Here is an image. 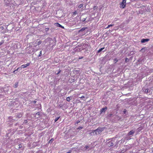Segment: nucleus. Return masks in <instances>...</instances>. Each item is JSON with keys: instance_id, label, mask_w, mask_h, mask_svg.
Wrapping results in <instances>:
<instances>
[{"instance_id": "nucleus-26", "label": "nucleus", "mask_w": 153, "mask_h": 153, "mask_svg": "<svg viewBox=\"0 0 153 153\" xmlns=\"http://www.w3.org/2000/svg\"><path fill=\"white\" fill-rule=\"evenodd\" d=\"M129 61V59L127 58H126L125 59V62H127Z\"/></svg>"}, {"instance_id": "nucleus-21", "label": "nucleus", "mask_w": 153, "mask_h": 153, "mask_svg": "<svg viewBox=\"0 0 153 153\" xmlns=\"http://www.w3.org/2000/svg\"><path fill=\"white\" fill-rule=\"evenodd\" d=\"M4 43V41L2 40L0 42V46L1 45Z\"/></svg>"}, {"instance_id": "nucleus-11", "label": "nucleus", "mask_w": 153, "mask_h": 153, "mask_svg": "<svg viewBox=\"0 0 153 153\" xmlns=\"http://www.w3.org/2000/svg\"><path fill=\"white\" fill-rule=\"evenodd\" d=\"M22 114H18L16 115V119H17L18 120V119H17V118H20L21 117H22Z\"/></svg>"}, {"instance_id": "nucleus-4", "label": "nucleus", "mask_w": 153, "mask_h": 153, "mask_svg": "<svg viewBox=\"0 0 153 153\" xmlns=\"http://www.w3.org/2000/svg\"><path fill=\"white\" fill-rule=\"evenodd\" d=\"M135 133V131L134 130H131L128 133L127 135L130 137H131L133 136V135Z\"/></svg>"}, {"instance_id": "nucleus-17", "label": "nucleus", "mask_w": 153, "mask_h": 153, "mask_svg": "<svg viewBox=\"0 0 153 153\" xmlns=\"http://www.w3.org/2000/svg\"><path fill=\"white\" fill-rule=\"evenodd\" d=\"M68 97L66 98V100L68 101H70L71 99H70V97Z\"/></svg>"}, {"instance_id": "nucleus-30", "label": "nucleus", "mask_w": 153, "mask_h": 153, "mask_svg": "<svg viewBox=\"0 0 153 153\" xmlns=\"http://www.w3.org/2000/svg\"><path fill=\"white\" fill-rule=\"evenodd\" d=\"M138 62H142L144 61V60L143 59L141 60L140 59H139L138 60Z\"/></svg>"}, {"instance_id": "nucleus-38", "label": "nucleus", "mask_w": 153, "mask_h": 153, "mask_svg": "<svg viewBox=\"0 0 153 153\" xmlns=\"http://www.w3.org/2000/svg\"><path fill=\"white\" fill-rule=\"evenodd\" d=\"M126 109H124V111H123V112H124V113L125 114L126 113Z\"/></svg>"}, {"instance_id": "nucleus-48", "label": "nucleus", "mask_w": 153, "mask_h": 153, "mask_svg": "<svg viewBox=\"0 0 153 153\" xmlns=\"http://www.w3.org/2000/svg\"><path fill=\"white\" fill-rule=\"evenodd\" d=\"M82 58H83V57H82L80 58H79V59H82Z\"/></svg>"}, {"instance_id": "nucleus-29", "label": "nucleus", "mask_w": 153, "mask_h": 153, "mask_svg": "<svg viewBox=\"0 0 153 153\" xmlns=\"http://www.w3.org/2000/svg\"><path fill=\"white\" fill-rule=\"evenodd\" d=\"M118 60L117 59H114V61L115 62V63H116L118 61Z\"/></svg>"}, {"instance_id": "nucleus-25", "label": "nucleus", "mask_w": 153, "mask_h": 153, "mask_svg": "<svg viewBox=\"0 0 153 153\" xmlns=\"http://www.w3.org/2000/svg\"><path fill=\"white\" fill-rule=\"evenodd\" d=\"M82 128H83V127H82L79 126V127H78L77 128V129L80 130V129H82Z\"/></svg>"}, {"instance_id": "nucleus-15", "label": "nucleus", "mask_w": 153, "mask_h": 153, "mask_svg": "<svg viewBox=\"0 0 153 153\" xmlns=\"http://www.w3.org/2000/svg\"><path fill=\"white\" fill-rule=\"evenodd\" d=\"M105 48V47L102 48L100 49L98 51H97V53H100V52H101L102 51L103 49H104Z\"/></svg>"}, {"instance_id": "nucleus-3", "label": "nucleus", "mask_w": 153, "mask_h": 153, "mask_svg": "<svg viewBox=\"0 0 153 153\" xmlns=\"http://www.w3.org/2000/svg\"><path fill=\"white\" fill-rule=\"evenodd\" d=\"M120 7L121 8H123L126 5V0H123L122 2L120 4Z\"/></svg>"}, {"instance_id": "nucleus-41", "label": "nucleus", "mask_w": 153, "mask_h": 153, "mask_svg": "<svg viewBox=\"0 0 153 153\" xmlns=\"http://www.w3.org/2000/svg\"><path fill=\"white\" fill-rule=\"evenodd\" d=\"M19 125V123H16V124H15V125L16 126L17 125Z\"/></svg>"}, {"instance_id": "nucleus-8", "label": "nucleus", "mask_w": 153, "mask_h": 153, "mask_svg": "<svg viewBox=\"0 0 153 153\" xmlns=\"http://www.w3.org/2000/svg\"><path fill=\"white\" fill-rule=\"evenodd\" d=\"M149 40V39H141V42L142 43H144L146 42H147Z\"/></svg>"}, {"instance_id": "nucleus-51", "label": "nucleus", "mask_w": 153, "mask_h": 153, "mask_svg": "<svg viewBox=\"0 0 153 153\" xmlns=\"http://www.w3.org/2000/svg\"><path fill=\"white\" fill-rule=\"evenodd\" d=\"M120 118H121L120 117L119 119H120Z\"/></svg>"}, {"instance_id": "nucleus-23", "label": "nucleus", "mask_w": 153, "mask_h": 153, "mask_svg": "<svg viewBox=\"0 0 153 153\" xmlns=\"http://www.w3.org/2000/svg\"><path fill=\"white\" fill-rule=\"evenodd\" d=\"M4 29V27H0V30L2 31Z\"/></svg>"}, {"instance_id": "nucleus-13", "label": "nucleus", "mask_w": 153, "mask_h": 153, "mask_svg": "<svg viewBox=\"0 0 153 153\" xmlns=\"http://www.w3.org/2000/svg\"><path fill=\"white\" fill-rule=\"evenodd\" d=\"M87 28V27H83L81 28L80 30H79L78 31V32H80L83 31L84 30H85Z\"/></svg>"}, {"instance_id": "nucleus-44", "label": "nucleus", "mask_w": 153, "mask_h": 153, "mask_svg": "<svg viewBox=\"0 0 153 153\" xmlns=\"http://www.w3.org/2000/svg\"><path fill=\"white\" fill-rule=\"evenodd\" d=\"M1 32L3 33H4L5 32V31H2Z\"/></svg>"}, {"instance_id": "nucleus-31", "label": "nucleus", "mask_w": 153, "mask_h": 153, "mask_svg": "<svg viewBox=\"0 0 153 153\" xmlns=\"http://www.w3.org/2000/svg\"><path fill=\"white\" fill-rule=\"evenodd\" d=\"M49 30V28H46L45 29V30L46 31H48Z\"/></svg>"}, {"instance_id": "nucleus-7", "label": "nucleus", "mask_w": 153, "mask_h": 153, "mask_svg": "<svg viewBox=\"0 0 153 153\" xmlns=\"http://www.w3.org/2000/svg\"><path fill=\"white\" fill-rule=\"evenodd\" d=\"M143 91H144V92L148 94H150V91H151V90L149 89H145V91H144V88H143Z\"/></svg>"}, {"instance_id": "nucleus-50", "label": "nucleus", "mask_w": 153, "mask_h": 153, "mask_svg": "<svg viewBox=\"0 0 153 153\" xmlns=\"http://www.w3.org/2000/svg\"><path fill=\"white\" fill-rule=\"evenodd\" d=\"M74 14H76L75 12L74 13Z\"/></svg>"}, {"instance_id": "nucleus-16", "label": "nucleus", "mask_w": 153, "mask_h": 153, "mask_svg": "<svg viewBox=\"0 0 153 153\" xmlns=\"http://www.w3.org/2000/svg\"><path fill=\"white\" fill-rule=\"evenodd\" d=\"M53 140H54L53 139V138H52L49 141L48 143H51L53 142Z\"/></svg>"}, {"instance_id": "nucleus-9", "label": "nucleus", "mask_w": 153, "mask_h": 153, "mask_svg": "<svg viewBox=\"0 0 153 153\" xmlns=\"http://www.w3.org/2000/svg\"><path fill=\"white\" fill-rule=\"evenodd\" d=\"M30 65V63H27L25 65H22L21 67L22 68H24L27 67V66H29Z\"/></svg>"}, {"instance_id": "nucleus-18", "label": "nucleus", "mask_w": 153, "mask_h": 153, "mask_svg": "<svg viewBox=\"0 0 153 153\" xmlns=\"http://www.w3.org/2000/svg\"><path fill=\"white\" fill-rule=\"evenodd\" d=\"M89 146H88L86 145L85 146V147L84 148V150H86L88 148H89Z\"/></svg>"}, {"instance_id": "nucleus-6", "label": "nucleus", "mask_w": 153, "mask_h": 153, "mask_svg": "<svg viewBox=\"0 0 153 153\" xmlns=\"http://www.w3.org/2000/svg\"><path fill=\"white\" fill-rule=\"evenodd\" d=\"M41 112H37L36 114V115L35 116V117L37 118L40 117L41 116Z\"/></svg>"}, {"instance_id": "nucleus-5", "label": "nucleus", "mask_w": 153, "mask_h": 153, "mask_svg": "<svg viewBox=\"0 0 153 153\" xmlns=\"http://www.w3.org/2000/svg\"><path fill=\"white\" fill-rule=\"evenodd\" d=\"M107 107H105L104 108H102L100 110V114H101L102 112H105L107 110Z\"/></svg>"}, {"instance_id": "nucleus-1", "label": "nucleus", "mask_w": 153, "mask_h": 153, "mask_svg": "<svg viewBox=\"0 0 153 153\" xmlns=\"http://www.w3.org/2000/svg\"><path fill=\"white\" fill-rule=\"evenodd\" d=\"M108 141V142H107V144L108 146L110 147L114 146V145H115V147L117 146V145L118 144L119 141H116L115 142V138H113L109 139Z\"/></svg>"}, {"instance_id": "nucleus-12", "label": "nucleus", "mask_w": 153, "mask_h": 153, "mask_svg": "<svg viewBox=\"0 0 153 153\" xmlns=\"http://www.w3.org/2000/svg\"><path fill=\"white\" fill-rule=\"evenodd\" d=\"M9 119L12 122H13L14 120H18L16 119V118L14 119H12V117H9Z\"/></svg>"}, {"instance_id": "nucleus-32", "label": "nucleus", "mask_w": 153, "mask_h": 153, "mask_svg": "<svg viewBox=\"0 0 153 153\" xmlns=\"http://www.w3.org/2000/svg\"><path fill=\"white\" fill-rule=\"evenodd\" d=\"M86 18H83L82 19V22H84L85 21V20H86Z\"/></svg>"}, {"instance_id": "nucleus-45", "label": "nucleus", "mask_w": 153, "mask_h": 153, "mask_svg": "<svg viewBox=\"0 0 153 153\" xmlns=\"http://www.w3.org/2000/svg\"><path fill=\"white\" fill-rule=\"evenodd\" d=\"M4 74H5V75H7V73H4Z\"/></svg>"}, {"instance_id": "nucleus-36", "label": "nucleus", "mask_w": 153, "mask_h": 153, "mask_svg": "<svg viewBox=\"0 0 153 153\" xmlns=\"http://www.w3.org/2000/svg\"><path fill=\"white\" fill-rule=\"evenodd\" d=\"M42 51H40V54H39V56H41V55H42Z\"/></svg>"}, {"instance_id": "nucleus-14", "label": "nucleus", "mask_w": 153, "mask_h": 153, "mask_svg": "<svg viewBox=\"0 0 153 153\" xmlns=\"http://www.w3.org/2000/svg\"><path fill=\"white\" fill-rule=\"evenodd\" d=\"M18 82H16L14 85V86H13V87L15 88H17L18 86Z\"/></svg>"}, {"instance_id": "nucleus-10", "label": "nucleus", "mask_w": 153, "mask_h": 153, "mask_svg": "<svg viewBox=\"0 0 153 153\" xmlns=\"http://www.w3.org/2000/svg\"><path fill=\"white\" fill-rule=\"evenodd\" d=\"M55 24L56 26L58 27H60L62 28H64V27L63 26H62V25H60V24H59L58 23H56Z\"/></svg>"}, {"instance_id": "nucleus-42", "label": "nucleus", "mask_w": 153, "mask_h": 153, "mask_svg": "<svg viewBox=\"0 0 153 153\" xmlns=\"http://www.w3.org/2000/svg\"><path fill=\"white\" fill-rule=\"evenodd\" d=\"M71 152L69 151L66 153H71Z\"/></svg>"}, {"instance_id": "nucleus-47", "label": "nucleus", "mask_w": 153, "mask_h": 153, "mask_svg": "<svg viewBox=\"0 0 153 153\" xmlns=\"http://www.w3.org/2000/svg\"><path fill=\"white\" fill-rule=\"evenodd\" d=\"M23 93V94H26V92H24V93Z\"/></svg>"}, {"instance_id": "nucleus-28", "label": "nucleus", "mask_w": 153, "mask_h": 153, "mask_svg": "<svg viewBox=\"0 0 153 153\" xmlns=\"http://www.w3.org/2000/svg\"><path fill=\"white\" fill-rule=\"evenodd\" d=\"M145 48H143L140 51H141L142 52H144L145 51V49H144Z\"/></svg>"}, {"instance_id": "nucleus-35", "label": "nucleus", "mask_w": 153, "mask_h": 153, "mask_svg": "<svg viewBox=\"0 0 153 153\" xmlns=\"http://www.w3.org/2000/svg\"><path fill=\"white\" fill-rule=\"evenodd\" d=\"M27 120H25L24 122V123H27Z\"/></svg>"}, {"instance_id": "nucleus-43", "label": "nucleus", "mask_w": 153, "mask_h": 153, "mask_svg": "<svg viewBox=\"0 0 153 153\" xmlns=\"http://www.w3.org/2000/svg\"><path fill=\"white\" fill-rule=\"evenodd\" d=\"M36 101H33L34 103H36Z\"/></svg>"}, {"instance_id": "nucleus-33", "label": "nucleus", "mask_w": 153, "mask_h": 153, "mask_svg": "<svg viewBox=\"0 0 153 153\" xmlns=\"http://www.w3.org/2000/svg\"><path fill=\"white\" fill-rule=\"evenodd\" d=\"M22 69V67H19L17 68V70H19V71H20Z\"/></svg>"}, {"instance_id": "nucleus-2", "label": "nucleus", "mask_w": 153, "mask_h": 153, "mask_svg": "<svg viewBox=\"0 0 153 153\" xmlns=\"http://www.w3.org/2000/svg\"><path fill=\"white\" fill-rule=\"evenodd\" d=\"M104 128H98L97 129L93 130L92 132L90 133L91 135H94V133L95 132V134L97 135L100 134L103 130Z\"/></svg>"}, {"instance_id": "nucleus-24", "label": "nucleus", "mask_w": 153, "mask_h": 153, "mask_svg": "<svg viewBox=\"0 0 153 153\" xmlns=\"http://www.w3.org/2000/svg\"><path fill=\"white\" fill-rule=\"evenodd\" d=\"M82 6H83V4H81L79 5V6H78V7L80 8H81L82 7Z\"/></svg>"}, {"instance_id": "nucleus-34", "label": "nucleus", "mask_w": 153, "mask_h": 153, "mask_svg": "<svg viewBox=\"0 0 153 153\" xmlns=\"http://www.w3.org/2000/svg\"><path fill=\"white\" fill-rule=\"evenodd\" d=\"M112 114H109L108 115V117H110L112 116Z\"/></svg>"}, {"instance_id": "nucleus-46", "label": "nucleus", "mask_w": 153, "mask_h": 153, "mask_svg": "<svg viewBox=\"0 0 153 153\" xmlns=\"http://www.w3.org/2000/svg\"><path fill=\"white\" fill-rule=\"evenodd\" d=\"M16 71H19V70H17V69L16 70H15Z\"/></svg>"}, {"instance_id": "nucleus-37", "label": "nucleus", "mask_w": 153, "mask_h": 153, "mask_svg": "<svg viewBox=\"0 0 153 153\" xmlns=\"http://www.w3.org/2000/svg\"><path fill=\"white\" fill-rule=\"evenodd\" d=\"M61 70H59L58 72L56 73V74H59L61 72Z\"/></svg>"}, {"instance_id": "nucleus-27", "label": "nucleus", "mask_w": 153, "mask_h": 153, "mask_svg": "<svg viewBox=\"0 0 153 153\" xmlns=\"http://www.w3.org/2000/svg\"><path fill=\"white\" fill-rule=\"evenodd\" d=\"M18 146H19V147H18L19 149H20V148H21L22 146V145L21 144L19 145Z\"/></svg>"}, {"instance_id": "nucleus-22", "label": "nucleus", "mask_w": 153, "mask_h": 153, "mask_svg": "<svg viewBox=\"0 0 153 153\" xmlns=\"http://www.w3.org/2000/svg\"><path fill=\"white\" fill-rule=\"evenodd\" d=\"M63 105L62 104H60L58 105V107L59 108H62Z\"/></svg>"}, {"instance_id": "nucleus-40", "label": "nucleus", "mask_w": 153, "mask_h": 153, "mask_svg": "<svg viewBox=\"0 0 153 153\" xmlns=\"http://www.w3.org/2000/svg\"><path fill=\"white\" fill-rule=\"evenodd\" d=\"M16 71L15 70H14V71H13V73L14 74H16Z\"/></svg>"}, {"instance_id": "nucleus-39", "label": "nucleus", "mask_w": 153, "mask_h": 153, "mask_svg": "<svg viewBox=\"0 0 153 153\" xmlns=\"http://www.w3.org/2000/svg\"><path fill=\"white\" fill-rule=\"evenodd\" d=\"M85 98V97L83 96H82L81 97V98Z\"/></svg>"}, {"instance_id": "nucleus-20", "label": "nucleus", "mask_w": 153, "mask_h": 153, "mask_svg": "<svg viewBox=\"0 0 153 153\" xmlns=\"http://www.w3.org/2000/svg\"><path fill=\"white\" fill-rule=\"evenodd\" d=\"M114 25H108V27H107L106 28H108L110 27L113 26Z\"/></svg>"}, {"instance_id": "nucleus-19", "label": "nucleus", "mask_w": 153, "mask_h": 153, "mask_svg": "<svg viewBox=\"0 0 153 153\" xmlns=\"http://www.w3.org/2000/svg\"><path fill=\"white\" fill-rule=\"evenodd\" d=\"M59 118H60V117H56L54 120L55 122H56L58 120V119Z\"/></svg>"}, {"instance_id": "nucleus-49", "label": "nucleus", "mask_w": 153, "mask_h": 153, "mask_svg": "<svg viewBox=\"0 0 153 153\" xmlns=\"http://www.w3.org/2000/svg\"><path fill=\"white\" fill-rule=\"evenodd\" d=\"M52 41H53V42L54 41V40H52Z\"/></svg>"}]
</instances>
